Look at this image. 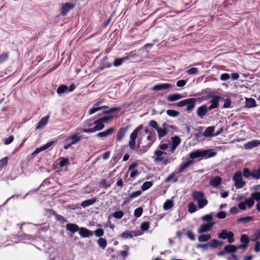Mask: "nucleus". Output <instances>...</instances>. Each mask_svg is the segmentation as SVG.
Returning <instances> with one entry per match:
<instances>
[{"instance_id": "1", "label": "nucleus", "mask_w": 260, "mask_h": 260, "mask_svg": "<svg viewBox=\"0 0 260 260\" xmlns=\"http://www.w3.org/2000/svg\"><path fill=\"white\" fill-rule=\"evenodd\" d=\"M217 153L212 149L201 150L199 149L191 152L189 154L190 158L195 159L199 157L208 158L215 156Z\"/></svg>"}, {"instance_id": "2", "label": "nucleus", "mask_w": 260, "mask_h": 260, "mask_svg": "<svg viewBox=\"0 0 260 260\" xmlns=\"http://www.w3.org/2000/svg\"><path fill=\"white\" fill-rule=\"evenodd\" d=\"M233 180L237 188H242L245 185L246 182L242 180V175L241 171H237L234 174Z\"/></svg>"}, {"instance_id": "3", "label": "nucleus", "mask_w": 260, "mask_h": 260, "mask_svg": "<svg viewBox=\"0 0 260 260\" xmlns=\"http://www.w3.org/2000/svg\"><path fill=\"white\" fill-rule=\"evenodd\" d=\"M234 234L231 231H228L226 230H222L218 234V238L220 239H227L228 242L231 244L235 241L234 238Z\"/></svg>"}, {"instance_id": "4", "label": "nucleus", "mask_w": 260, "mask_h": 260, "mask_svg": "<svg viewBox=\"0 0 260 260\" xmlns=\"http://www.w3.org/2000/svg\"><path fill=\"white\" fill-rule=\"evenodd\" d=\"M74 7L75 5L73 3H65L62 4L60 9V14L62 16H65Z\"/></svg>"}, {"instance_id": "5", "label": "nucleus", "mask_w": 260, "mask_h": 260, "mask_svg": "<svg viewBox=\"0 0 260 260\" xmlns=\"http://www.w3.org/2000/svg\"><path fill=\"white\" fill-rule=\"evenodd\" d=\"M114 117L113 115H110L109 116L103 117L98 119L93 122V123L96 124L98 126L101 125L103 127H101L100 131L103 129L105 127L104 122H107L111 120Z\"/></svg>"}, {"instance_id": "6", "label": "nucleus", "mask_w": 260, "mask_h": 260, "mask_svg": "<svg viewBox=\"0 0 260 260\" xmlns=\"http://www.w3.org/2000/svg\"><path fill=\"white\" fill-rule=\"evenodd\" d=\"M215 223H206L202 224L198 229V233L202 234L210 231Z\"/></svg>"}, {"instance_id": "7", "label": "nucleus", "mask_w": 260, "mask_h": 260, "mask_svg": "<svg viewBox=\"0 0 260 260\" xmlns=\"http://www.w3.org/2000/svg\"><path fill=\"white\" fill-rule=\"evenodd\" d=\"M79 234L82 238H89L93 236V232L85 228H80Z\"/></svg>"}, {"instance_id": "8", "label": "nucleus", "mask_w": 260, "mask_h": 260, "mask_svg": "<svg viewBox=\"0 0 260 260\" xmlns=\"http://www.w3.org/2000/svg\"><path fill=\"white\" fill-rule=\"evenodd\" d=\"M259 145L260 140H252L244 144V148L246 150H248L258 146Z\"/></svg>"}, {"instance_id": "9", "label": "nucleus", "mask_w": 260, "mask_h": 260, "mask_svg": "<svg viewBox=\"0 0 260 260\" xmlns=\"http://www.w3.org/2000/svg\"><path fill=\"white\" fill-rule=\"evenodd\" d=\"M50 116L47 115L41 119V120L38 122L37 125L36 127V130L40 129L45 126L48 122Z\"/></svg>"}, {"instance_id": "10", "label": "nucleus", "mask_w": 260, "mask_h": 260, "mask_svg": "<svg viewBox=\"0 0 260 260\" xmlns=\"http://www.w3.org/2000/svg\"><path fill=\"white\" fill-rule=\"evenodd\" d=\"M207 112L208 109L206 105H203L198 107L197 111L198 116L201 118H203L207 114Z\"/></svg>"}, {"instance_id": "11", "label": "nucleus", "mask_w": 260, "mask_h": 260, "mask_svg": "<svg viewBox=\"0 0 260 260\" xmlns=\"http://www.w3.org/2000/svg\"><path fill=\"white\" fill-rule=\"evenodd\" d=\"M172 85L169 83H161L155 85L152 87L154 91H159L161 90L168 89L171 88Z\"/></svg>"}, {"instance_id": "12", "label": "nucleus", "mask_w": 260, "mask_h": 260, "mask_svg": "<svg viewBox=\"0 0 260 260\" xmlns=\"http://www.w3.org/2000/svg\"><path fill=\"white\" fill-rule=\"evenodd\" d=\"M193 159L191 158V159H188L184 163L181 164L178 170V173H181L183 172V171L188 168L189 166H190L193 162Z\"/></svg>"}, {"instance_id": "13", "label": "nucleus", "mask_w": 260, "mask_h": 260, "mask_svg": "<svg viewBox=\"0 0 260 260\" xmlns=\"http://www.w3.org/2000/svg\"><path fill=\"white\" fill-rule=\"evenodd\" d=\"M128 126L120 128L117 133L116 140L118 142H120L124 137L126 133L128 130Z\"/></svg>"}, {"instance_id": "14", "label": "nucleus", "mask_w": 260, "mask_h": 260, "mask_svg": "<svg viewBox=\"0 0 260 260\" xmlns=\"http://www.w3.org/2000/svg\"><path fill=\"white\" fill-rule=\"evenodd\" d=\"M82 139L81 136L79 135V133L75 134L68 137V139L71 140L70 145L76 144L78 143Z\"/></svg>"}, {"instance_id": "15", "label": "nucleus", "mask_w": 260, "mask_h": 260, "mask_svg": "<svg viewBox=\"0 0 260 260\" xmlns=\"http://www.w3.org/2000/svg\"><path fill=\"white\" fill-rule=\"evenodd\" d=\"M222 179L219 176H216L210 180V184L214 187H217L221 183Z\"/></svg>"}, {"instance_id": "16", "label": "nucleus", "mask_w": 260, "mask_h": 260, "mask_svg": "<svg viewBox=\"0 0 260 260\" xmlns=\"http://www.w3.org/2000/svg\"><path fill=\"white\" fill-rule=\"evenodd\" d=\"M251 197L258 202L256 205V209L260 212V192H254L251 194Z\"/></svg>"}, {"instance_id": "17", "label": "nucleus", "mask_w": 260, "mask_h": 260, "mask_svg": "<svg viewBox=\"0 0 260 260\" xmlns=\"http://www.w3.org/2000/svg\"><path fill=\"white\" fill-rule=\"evenodd\" d=\"M114 131V127H110L104 132L99 133L96 135V137L99 138H104L107 137L111 135L113 133Z\"/></svg>"}, {"instance_id": "18", "label": "nucleus", "mask_w": 260, "mask_h": 260, "mask_svg": "<svg viewBox=\"0 0 260 260\" xmlns=\"http://www.w3.org/2000/svg\"><path fill=\"white\" fill-rule=\"evenodd\" d=\"M214 126H209L206 128L203 135L205 137H214Z\"/></svg>"}, {"instance_id": "19", "label": "nucleus", "mask_w": 260, "mask_h": 260, "mask_svg": "<svg viewBox=\"0 0 260 260\" xmlns=\"http://www.w3.org/2000/svg\"><path fill=\"white\" fill-rule=\"evenodd\" d=\"M80 228L74 223H68L66 224V229L72 233H75L79 230Z\"/></svg>"}, {"instance_id": "20", "label": "nucleus", "mask_w": 260, "mask_h": 260, "mask_svg": "<svg viewBox=\"0 0 260 260\" xmlns=\"http://www.w3.org/2000/svg\"><path fill=\"white\" fill-rule=\"evenodd\" d=\"M136 234H135V232L134 231H126L124 232H123L120 235V237L121 238L126 239L128 238H132L134 236H136Z\"/></svg>"}, {"instance_id": "21", "label": "nucleus", "mask_w": 260, "mask_h": 260, "mask_svg": "<svg viewBox=\"0 0 260 260\" xmlns=\"http://www.w3.org/2000/svg\"><path fill=\"white\" fill-rule=\"evenodd\" d=\"M96 202V199L95 198H91L90 199H88L85 200L82 202L81 204V206L83 208H86L88 206H90L93 204H94Z\"/></svg>"}, {"instance_id": "22", "label": "nucleus", "mask_w": 260, "mask_h": 260, "mask_svg": "<svg viewBox=\"0 0 260 260\" xmlns=\"http://www.w3.org/2000/svg\"><path fill=\"white\" fill-rule=\"evenodd\" d=\"M192 197L194 200L198 201L205 197L204 193L201 191H194L192 193Z\"/></svg>"}, {"instance_id": "23", "label": "nucleus", "mask_w": 260, "mask_h": 260, "mask_svg": "<svg viewBox=\"0 0 260 260\" xmlns=\"http://www.w3.org/2000/svg\"><path fill=\"white\" fill-rule=\"evenodd\" d=\"M128 58V55L123 57L117 58L114 60L113 64L114 67H119L121 66L125 60H127Z\"/></svg>"}, {"instance_id": "24", "label": "nucleus", "mask_w": 260, "mask_h": 260, "mask_svg": "<svg viewBox=\"0 0 260 260\" xmlns=\"http://www.w3.org/2000/svg\"><path fill=\"white\" fill-rule=\"evenodd\" d=\"M256 104L255 100L253 98H246L245 107L248 108L255 107Z\"/></svg>"}, {"instance_id": "25", "label": "nucleus", "mask_w": 260, "mask_h": 260, "mask_svg": "<svg viewBox=\"0 0 260 260\" xmlns=\"http://www.w3.org/2000/svg\"><path fill=\"white\" fill-rule=\"evenodd\" d=\"M108 59V57L105 56L102 59L101 64L99 67L101 70H103L105 68H108L111 67V64L106 61Z\"/></svg>"}, {"instance_id": "26", "label": "nucleus", "mask_w": 260, "mask_h": 260, "mask_svg": "<svg viewBox=\"0 0 260 260\" xmlns=\"http://www.w3.org/2000/svg\"><path fill=\"white\" fill-rule=\"evenodd\" d=\"M152 145V142H149L146 145L142 146L141 147H139V149L137 150V153L139 154H142L150 148Z\"/></svg>"}, {"instance_id": "27", "label": "nucleus", "mask_w": 260, "mask_h": 260, "mask_svg": "<svg viewBox=\"0 0 260 260\" xmlns=\"http://www.w3.org/2000/svg\"><path fill=\"white\" fill-rule=\"evenodd\" d=\"M102 127V126L101 125L98 126L96 124H95V125L92 128L80 129V130L84 133H91L96 131H100V128Z\"/></svg>"}, {"instance_id": "28", "label": "nucleus", "mask_w": 260, "mask_h": 260, "mask_svg": "<svg viewBox=\"0 0 260 260\" xmlns=\"http://www.w3.org/2000/svg\"><path fill=\"white\" fill-rule=\"evenodd\" d=\"M154 154L156 155V157L154 159V160L156 162H160L164 160V157L162 156L163 154V151L157 150L154 151Z\"/></svg>"}, {"instance_id": "29", "label": "nucleus", "mask_w": 260, "mask_h": 260, "mask_svg": "<svg viewBox=\"0 0 260 260\" xmlns=\"http://www.w3.org/2000/svg\"><path fill=\"white\" fill-rule=\"evenodd\" d=\"M143 125H140L137 127L130 135V139L136 140L140 131L142 128Z\"/></svg>"}, {"instance_id": "30", "label": "nucleus", "mask_w": 260, "mask_h": 260, "mask_svg": "<svg viewBox=\"0 0 260 260\" xmlns=\"http://www.w3.org/2000/svg\"><path fill=\"white\" fill-rule=\"evenodd\" d=\"M142 194V191L141 190H137V191H134V192H133L128 197V198H127L126 200V201H125L124 202V204L126 203V202H129V201H131V200L135 198H137L139 196H140L141 194Z\"/></svg>"}, {"instance_id": "31", "label": "nucleus", "mask_w": 260, "mask_h": 260, "mask_svg": "<svg viewBox=\"0 0 260 260\" xmlns=\"http://www.w3.org/2000/svg\"><path fill=\"white\" fill-rule=\"evenodd\" d=\"M174 203L172 200H168L165 202L163 205V208L165 210H169L173 208Z\"/></svg>"}, {"instance_id": "32", "label": "nucleus", "mask_w": 260, "mask_h": 260, "mask_svg": "<svg viewBox=\"0 0 260 260\" xmlns=\"http://www.w3.org/2000/svg\"><path fill=\"white\" fill-rule=\"evenodd\" d=\"M189 100L190 101L189 102V103L187 104L186 107V110L188 112L190 111L193 109L195 107V103L196 102V99L190 98Z\"/></svg>"}, {"instance_id": "33", "label": "nucleus", "mask_w": 260, "mask_h": 260, "mask_svg": "<svg viewBox=\"0 0 260 260\" xmlns=\"http://www.w3.org/2000/svg\"><path fill=\"white\" fill-rule=\"evenodd\" d=\"M99 246L102 249H105L107 245V242L105 239L100 238L97 240Z\"/></svg>"}, {"instance_id": "34", "label": "nucleus", "mask_w": 260, "mask_h": 260, "mask_svg": "<svg viewBox=\"0 0 260 260\" xmlns=\"http://www.w3.org/2000/svg\"><path fill=\"white\" fill-rule=\"evenodd\" d=\"M209 247H210L212 248H216L218 245H222L223 244V242L218 241L216 239H213L210 241L209 243H208Z\"/></svg>"}, {"instance_id": "35", "label": "nucleus", "mask_w": 260, "mask_h": 260, "mask_svg": "<svg viewBox=\"0 0 260 260\" xmlns=\"http://www.w3.org/2000/svg\"><path fill=\"white\" fill-rule=\"evenodd\" d=\"M181 98L182 96L178 93L170 94L167 98L168 100L171 102L176 101L181 99Z\"/></svg>"}, {"instance_id": "36", "label": "nucleus", "mask_w": 260, "mask_h": 260, "mask_svg": "<svg viewBox=\"0 0 260 260\" xmlns=\"http://www.w3.org/2000/svg\"><path fill=\"white\" fill-rule=\"evenodd\" d=\"M57 93L61 94L68 92V87L66 85H61L57 89Z\"/></svg>"}, {"instance_id": "37", "label": "nucleus", "mask_w": 260, "mask_h": 260, "mask_svg": "<svg viewBox=\"0 0 260 260\" xmlns=\"http://www.w3.org/2000/svg\"><path fill=\"white\" fill-rule=\"evenodd\" d=\"M210 234H203L198 237V241L200 242H207L211 239Z\"/></svg>"}, {"instance_id": "38", "label": "nucleus", "mask_w": 260, "mask_h": 260, "mask_svg": "<svg viewBox=\"0 0 260 260\" xmlns=\"http://www.w3.org/2000/svg\"><path fill=\"white\" fill-rule=\"evenodd\" d=\"M156 131L157 132L158 137L159 139L165 137L168 133L167 129L164 128H161L159 127Z\"/></svg>"}, {"instance_id": "39", "label": "nucleus", "mask_w": 260, "mask_h": 260, "mask_svg": "<svg viewBox=\"0 0 260 260\" xmlns=\"http://www.w3.org/2000/svg\"><path fill=\"white\" fill-rule=\"evenodd\" d=\"M224 250L226 253H234L236 251V246L234 245H228L224 247Z\"/></svg>"}, {"instance_id": "40", "label": "nucleus", "mask_w": 260, "mask_h": 260, "mask_svg": "<svg viewBox=\"0 0 260 260\" xmlns=\"http://www.w3.org/2000/svg\"><path fill=\"white\" fill-rule=\"evenodd\" d=\"M222 99V98L218 95V96H215L214 98L210 101V103L211 105H213L216 108H217L219 106V102L220 100Z\"/></svg>"}, {"instance_id": "41", "label": "nucleus", "mask_w": 260, "mask_h": 260, "mask_svg": "<svg viewBox=\"0 0 260 260\" xmlns=\"http://www.w3.org/2000/svg\"><path fill=\"white\" fill-rule=\"evenodd\" d=\"M198 202V206L199 209H202L208 204V200L205 198L199 200Z\"/></svg>"}, {"instance_id": "42", "label": "nucleus", "mask_w": 260, "mask_h": 260, "mask_svg": "<svg viewBox=\"0 0 260 260\" xmlns=\"http://www.w3.org/2000/svg\"><path fill=\"white\" fill-rule=\"evenodd\" d=\"M9 160V157L6 156L0 160V170H3L4 168H6L8 165Z\"/></svg>"}, {"instance_id": "43", "label": "nucleus", "mask_w": 260, "mask_h": 260, "mask_svg": "<svg viewBox=\"0 0 260 260\" xmlns=\"http://www.w3.org/2000/svg\"><path fill=\"white\" fill-rule=\"evenodd\" d=\"M202 220L207 221V223H215L213 221V216L211 214H206L202 217Z\"/></svg>"}, {"instance_id": "44", "label": "nucleus", "mask_w": 260, "mask_h": 260, "mask_svg": "<svg viewBox=\"0 0 260 260\" xmlns=\"http://www.w3.org/2000/svg\"><path fill=\"white\" fill-rule=\"evenodd\" d=\"M188 211L190 213H193L196 212L197 208L193 202H190L188 205Z\"/></svg>"}, {"instance_id": "45", "label": "nucleus", "mask_w": 260, "mask_h": 260, "mask_svg": "<svg viewBox=\"0 0 260 260\" xmlns=\"http://www.w3.org/2000/svg\"><path fill=\"white\" fill-rule=\"evenodd\" d=\"M70 164L69 162V158L68 157H61L60 158V160L59 161V166L60 167H64L66 166L69 165Z\"/></svg>"}, {"instance_id": "46", "label": "nucleus", "mask_w": 260, "mask_h": 260, "mask_svg": "<svg viewBox=\"0 0 260 260\" xmlns=\"http://www.w3.org/2000/svg\"><path fill=\"white\" fill-rule=\"evenodd\" d=\"M107 108H108V106H101V107H93L89 109V114H92L100 110H102L103 109H107Z\"/></svg>"}, {"instance_id": "47", "label": "nucleus", "mask_w": 260, "mask_h": 260, "mask_svg": "<svg viewBox=\"0 0 260 260\" xmlns=\"http://www.w3.org/2000/svg\"><path fill=\"white\" fill-rule=\"evenodd\" d=\"M175 172H173L172 174H171L168 177H167L165 179L166 182H168L173 180V182H176L178 180L177 177H175Z\"/></svg>"}, {"instance_id": "48", "label": "nucleus", "mask_w": 260, "mask_h": 260, "mask_svg": "<svg viewBox=\"0 0 260 260\" xmlns=\"http://www.w3.org/2000/svg\"><path fill=\"white\" fill-rule=\"evenodd\" d=\"M153 185V183L151 181L145 182L142 185V189L143 191L149 189Z\"/></svg>"}, {"instance_id": "49", "label": "nucleus", "mask_w": 260, "mask_h": 260, "mask_svg": "<svg viewBox=\"0 0 260 260\" xmlns=\"http://www.w3.org/2000/svg\"><path fill=\"white\" fill-rule=\"evenodd\" d=\"M166 113L169 116L172 117H177L180 114L179 112L174 110H168Z\"/></svg>"}, {"instance_id": "50", "label": "nucleus", "mask_w": 260, "mask_h": 260, "mask_svg": "<svg viewBox=\"0 0 260 260\" xmlns=\"http://www.w3.org/2000/svg\"><path fill=\"white\" fill-rule=\"evenodd\" d=\"M172 145L178 146L181 142L180 138L178 136H175L171 138Z\"/></svg>"}, {"instance_id": "51", "label": "nucleus", "mask_w": 260, "mask_h": 260, "mask_svg": "<svg viewBox=\"0 0 260 260\" xmlns=\"http://www.w3.org/2000/svg\"><path fill=\"white\" fill-rule=\"evenodd\" d=\"M252 219V217L251 216H246V217H240L239 218L237 219L238 222H244L247 223L249 222Z\"/></svg>"}, {"instance_id": "52", "label": "nucleus", "mask_w": 260, "mask_h": 260, "mask_svg": "<svg viewBox=\"0 0 260 260\" xmlns=\"http://www.w3.org/2000/svg\"><path fill=\"white\" fill-rule=\"evenodd\" d=\"M9 54L8 52L3 53L0 55V63H2L6 61L9 58Z\"/></svg>"}, {"instance_id": "53", "label": "nucleus", "mask_w": 260, "mask_h": 260, "mask_svg": "<svg viewBox=\"0 0 260 260\" xmlns=\"http://www.w3.org/2000/svg\"><path fill=\"white\" fill-rule=\"evenodd\" d=\"M120 110V108L119 107H113L111 108L108 110H105L103 112L105 114H110L111 115H113L114 112L116 111H118Z\"/></svg>"}, {"instance_id": "54", "label": "nucleus", "mask_w": 260, "mask_h": 260, "mask_svg": "<svg viewBox=\"0 0 260 260\" xmlns=\"http://www.w3.org/2000/svg\"><path fill=\"white\" fill-rule=\"evenodd\" d=\"M143 211V210L142 207L137 208L134 211V216L137 218L140 217L142 214Z\"/></svg>"}, {"instance_id": "55", "label": "nucleus", "mask_w": 260, "mask_h": 260, "mask_svg": "<svg viewBox=\"0 0 260 260\" xmlns=\"http://www.w3.org/2000/svg\"><path fill=\"white\" fill-rule=\"evenodd\" d=\"M243 175L246 178H249V177H252V173H251L247 168H244L243 170Z\"/></svg>"}, {"instance_id": "56", "label": "nucleus", "mask_w": 260, "mask_h": 260, "mask_svg": "<svg viewBox=\"0 0 260 260\" xmlns=\"http://www.w3.org/2000/svg\"><path fill=\"white\" fill-rule=\"evenodd\" d=\"M240 241L245 245H247L248 243L249 242V237L246 235L243 234L241 237Z\"/></svg>"}, {"instance_id": "57", "label": "nucleus", "mask_w": 260, "mask_h": 260, "mask_svg": "<svg viewBox=\"0 0 260 260\" xmlns=\"http://www.w3.org/2000/svg\"><path fill=\"white\" fill-rule=\"evenodd\" d=\"M96 237L102 238L104 235V231L102 229H98L94 232Z\"/></svg>"}, {"instance_id": "58", "label": "nucleus", "mask_w": 260, "mask_h": 260, "mask_svg": "<svg viewBox=\"0 0 260 260\" xmlns=\"http://www.w3.org/2000/svg\"><path fill=\"white\" fill-rule=\"evenodd\" d=\"M149 222L148 221L143 222L141 224V229L143 231H146L149 228Z\"/></svg>"}, {"instance_id": "59", "label": "nucleus", "mask_w": 260, "mask_h": 260, "mask_svg": "<svg viewBox=\"0 0 260 260\" xmlns=\"http://www.w3.org/2000/svg\"><path fill=\"white\" fill-rule=\"evenodd\" d=\"M124 213L122 211H118L113 213V216L116 219H120L123 216Z\"/></svg>"}, {"instance_id": "60", "label": "nucleus", "mask_w": 260, "mask_h": 260, "mask_svg": "<svg viewBox=\"0 0 260 260\" xmlns=\"http://www.w3.org/2000/svg\"><path fill=\"white\" fill-rule=\"evenodd\" d=\"M22 240H31L33 239V237L31 235H28L24 233H22L19 235Z\"/></svg>"}, {"instance_id": "61", "label": "nucleus", "mask_w": 260, "mask_h": 260, "mask_svg": "<svg viewBox=\"0 0 260 260\" xmlns=\"http://www.w3.org/2000/svg\"><path fill=\"white\" fill-rule=\"evenodd\" d=\"M231 105V100L230 98H228L224 100V103L222 106L223 108H229Z\"/></svg>"}, {"instance_id": "62", "label": "nucleus", "mask_w": 260, "mask_h": 260, "mask_svg": "<svg viewBox=\"0 0 260 260\" xmlns=\"http://www.w3.org/2000/svg\"><path fill=\"white\" fill-rule=\"evenodd\" d=\"M149 125L155 129L156 131L159 127L157 122L154 120H151L149 122Z\"/></svg>"}, {"instance_id": "63", "label": "nucleus", "mask_w": 260, "mask_h": 260, "mask_svg": "<svg viewBox=\"0 0 260 260\" xmlns=\"http://www.w3.org/2000/svg\"><path fill=\"white\" fill-rule=\"evenodd\" d=\"M55 217L56 220L57 221H60L62 224L67 222V221L65 219V218L61 215H59V214H57V215Z\"/></svg>"}, {"instance_id": "64", "label": "nucleus", "mask_w": 260, "mask_h": 260, "mask_svg": "<svg viewBox=\"0 0 260 260\" xmlns=\"http://www.w3.org/2000/svg\"><path fill=\"white\" fill-rule=\"evenodd\" d=\"M14 140V137L12 135L10 136L8 138L3 139L4 143L6 145H9Z\"/></svg>"}]
</instances>
